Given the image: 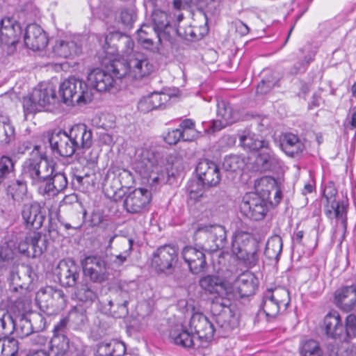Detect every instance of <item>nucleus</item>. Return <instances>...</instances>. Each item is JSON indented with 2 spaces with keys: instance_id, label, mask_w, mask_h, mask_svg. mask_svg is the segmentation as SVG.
<instances>
[{
  "instance_id": "f257e3e1",
  "label": "nucleus",
  "mask_w": 356,
  "mask_h": 356,
  "mask_svg": "<svg viewBox=\"0 0 356 356\" xmlns=\"http://www.w3.org/2000/svg\"><path fill=\"white\" fill-rule=\"evenodd\" d=\"M22 175L31 180L42 195L55 196L67 186V179L64 173L55 172L54 165L46 159H28L24 165Z\"/></svg>"
},
{
  "instance_id": "f03ea898",
  "label": "nucleus",
  "mask_w": 356,
  "mask_h": 356,
  "mask_svg": "<svg viewBox=\"0 0 356 356\" xmlns=\"http://www.w3.org/2000/svg\"><path fill=\"white\" fill-rule=\"evenodd\" d=\"M54 152L60 156L70 157L80 149L89 148L92 143V134L84 124L74 125L67 133L64 131L53 132L49 138Z\"/></svg>"
},
{
  "instance_id": "7ed1b4c3",
  "label": "nucleus",
  "mask_w": 356,
  "mask_h": 356,
  "mask_svg": "<svg viewBox=\"0 0 356 356\" xmlns=\"http://www.w3.org/2000/svg\"><path fill=\"white\" fill-rule=\"evenodd\" d=\"M134 168L143 178L157 183L164 178V168L160 154L155 148L147 144L136 149Z\"/></svg>"
},
{
  "instance_id": "20e7f679",
  "label": "nucleus",
  "mask_w": 356,
  "mask_h": 356,
  "mask_svg": "<svg viewBox=\"0 0 356 356\" xmlns=\"http://www.w3.org/2000/svg\"><path fill=\"white\" fill-rule=\"evenodd\" d=\"M110 70L117 79L129 76L134 79H142L153 72L154 66L143 53L135 51L125 60H114Z\"/></svg>"
},
{
  "instance_id": "39448f33",
  "label": "nucleus",
  "mask_w": 356,
  "mask_h": 356,
  "mask_svg": "<svg viewBox=\"0 0 356 356\" xmlns=\"http://www.w3.org/2000/svg\"><path fill=\"white\" fill-rule=\"evenodd\" d=\"M226 238L225 227L218 224H200L193 234L196 245L210 252L222 248L225 245Z\"/></svg>"
},
{
  "instance_id": "423d86ee",
  "label": "nucleus",
  "mask_w": 356,
  "mask_h": 356,
  "mask_svg": "<svg viewBox=\"0 0 356 356\" xmlns=\"http://www.w3.org/2000/svg\"><path fill=\"white\" fill-rule=\"evenodd\" d=\"M59 95L64 104L70 106L90 102L93 93L88 85L81 79L74 76L65 79L59 87Z\"/></svg>"
},
{
  "instance_id": "0eeeda50",
  "label": "nucleus",
  "mask_w": 356,
  "mask_h": 356,
  "mask_svg": "<svg viewBox=\"0 0 356 356\" xmlns=\"http://www.w3.org/2000/svg\"><path fill=\"white\" fill-rule=\"evenodd\" d=\"M57 99L55 88L51 83H41L35 88L32 93L23 99L25 114L34 113L55 104Z\"/></svg>"
},
{
  "instance_id": "6e6552de",
  "label": "nucleus",
  "mask_w": 356,
  "mask_h": 356,
  "mask_svg": "<svg viewBox=\"0 0 356 356\" xmlns=\"http://www.w3.org/2000/svg\"><path fill=\"white\" fill-rule=\"evenodd\" d=\"M291 301L289 291L283 287L266 291L262 298L259 312L265 314L268 321L284 312Z\"/></svg>"
},
{
  "instance_id": "1a4fd4ad",
  "label": "nucleus",
  "mask_w": 356,
  "mask_h": 356,
  "mask_svg": "<svg viewBox=\"0 0 356 356\" xmlns=\"http://www.w3.org/2000/svg\"><path fill=\"white\" fill-rule=\"evenodd\" d=\"M232 252L248 266H254L258 260L257 247L250 234L237 232L232 241Z\"/></svg>"
},
{
  "instance_id": "9d476101",
  "label": "nucleus",
  "mask_w": 356,
  "mask_h": 356,
  "mask_svg": "<svg viewBox=\"0 0 356 356\" xmlns=\"http://www.w3.org/2000/svg\"><path fill=\"white\" fill-rule=\"evenodd\" d=\"M22 31L20 24L13 17H5L0 20V46L7 54L16 51Z\"/></svg>"
},
{
  "instance_id": "9b49d317",
  "label": "nucleus",
  "mask_w": 356,
  "mask_h": 356,
  "mask_svg": "<svg viewBox=\"0 0 356 356\" xmlns=\"http://www.w3.org/2000/svg\"><path fill=\"white\" fill-rule=\"evenodd\" d=\"M229 299H213L211 311L215 315V321L219 328L229 332L238 325V318L229 307Z\"/></svg>"
},
{
  "instance_id": "f8f14e48",
  "label": "nucleus",
  "mask_w": 356,
  "mask_h": 356,
  "mask_svg": "<svg viewBox=\"0 0 356 356\" xmlns=\"http://www.w3.org/2000/svg\"><path fill=\"white\" fill-rule=\"evenodd\" d=\"M134 42L130 36L120 32H113L106 35L104 44L102 45L104 51L108 56L121 55L128 58L134 54Z\"/></svg>"
},
{
  "instance_id": "ddd939ff",
  "label": "nucleus",
  "mask_w": 356,
  "mask_h": 356,
  "mask_svg": "<svg viewBox=\"0 0 356 356\" xmlns=\"http://www.w3.org/2000/svg\"><path fill=\"white\" fill-rule=\"evenodd\" d=\"M16 236L18 238L17 251L28 257H39L47 249V241L40 232H30L26 235L19 234Z\"/></svg>"
},
{
  "instance_id": "4468645a",
  "label": "nucleus",
  "mask_w": 356,
  "mask_h": 356,
  "mask_svg": "<svg viewBox=\"0 0 356 356\" xmlns=\"http://www.w3.org/2000/svg\"><path fill=\"white\" fill-rule=\"evenodd\" d=\"M178 261V252L175 246L165 245L156 249L152 259V266L158 273H172Z\"/></svg>"
},
{
  "instance_id": "2eb2a0df",
  "label": "nucleus",
  "mask_w": 356,
  "mask_h": 356,
  "mask_svg": "<svg viewBox=\"0 0 356 356\" xmlns=\"http://www.w3.org/2000/svg\"><path fill=\"white\" fill-rule=\"evenodd\" d=\"M188 326L191 332H193L198 338L202 348L207 347L216 330L213 323L204 314L195 313L190 319Z\"/></svg>"
},
{
  "instance_id": "dca6fc26",
  "label": "nucleus",
  "mask_w": 356,
  "mask_h": 356,
  "mask_svg": "<svg viewBox=\"0 0 356 356\" xmlns=\"http://www.w3.org/2000/svg\"><path fill=\"white\" fill-rule=\"evenodd\" d=\"M268 201L260 197L257 194L252 193L246 194L240 205L241 213L247 218L254 220L264 218L268 211Z\"/></svg>"
},
{
  "instance_id": "f3484780",
  "label": "nucleus",
  "mask_w": 356,
  "mask_h": 356,
  "mask_svg": "<svg viewBox=\"0 0 356 356\" xmlns=\"http://www.w3.org/2000/svg\"><path fill=\"white\" fill-rule=\"evenodd\" d=\"M84 275L92 282L101 283L107 278V264L99 255L85 257L81 262Z\"/></svg>"
},
{
  "instance_id": "a211bd4d",
  "label": "nucleus",
  "mask_w": 356,
  "mask_h": 356,
  "mask_svg": "<svg viewBox=\"0 0 356 356\" xmlns=\"http://www.w3.org/2000/svg\"><path fill=\"white\" fill-rule=\"evenodd\" d=\"M152 29L156 33L158 43L161 44L163 40H169L175 34H181L180 27L175 29L170 24L168 14L159 9H155L152 14Z\"/></svg>"
},
{
  "instance_id": "6ab92c4d",
  "label": "nucleus",
  "mask_w": 356,
  "mask_h": 356,
  "mask_svg": "<svg viewBox=\"0 0 356 356\" xmlns=\"http://www.w3.org/2000/svg\"><path fill=\"white\" fill-rule=\"evenodd\" d=\"M254 189L255 192L252 194H257L272 204H278L282 199V191L277 181L272 177L265 176L257 179Z\"/></svg>"
},
{
  "instance_id": "aec40b11",
  "label": "nucleus",
  "mask_w": 356,
  "mask_h": 356,
  "mask_svg": "<svg viewBox=\"0 0 356 356\" xmlns=\"http://www.w3.org/2000/svg\"><path fill=\"white\" fill-rule=\"evenodd\" d=\"M229 298L232 293L238 295L240 298L250 296L254 294L257 286L255 277L249 271L243 272L234 280H229Z\"/></svg>"
},
{
  "instance_id": "412c9836",
  "label": "nucleus",
  "mask_w": 356,
  "mask_h": 356,
  "mask_svg": "<svg viewBox=\"0 0 356 356\" xmlns=\"http://www.w3.org/2000/svg\"><path fill=\"white\" fill-rule=\"evenodd\" d=\"M56 274L61 285L66 287L78 284L80 277V268L72 259L61 260L56 269Z\"/></svg>"
},
{
  "instance_id": "4be33fe9",
  "label": "nucleus",
  "mask_w": 356,
  "mask_h": 356,
  "mask_svg": "<svg viewBox=\"0 0 356 356\" xmlns=\"http://www.w3.org/2000/svg\"><path fill=\"white\" fill-rule=\"evenodd\" d=\"M150 192L145 188H136L130 192L124 200V207L130 213H141L149 203Z\"/></svg>"
},
{
  "instance_id": "5701e85b",
  "label": "nucleus",
  "mask_w": 356,
  "mask_h": 356,
  "mask_svg": "<svg viewBox=\"0 0 356 356\" xmlns=\"http://www.w3.org/2000/svg\"><path fill=\"white\" fill-rule=\"evenodd\" d=\"M169 337L170 340L175 345L185 348H202L198 338L196 337L193 332H191L190 327L177 325L170 330Z\"/></svg>"
},
{
  "instance_id": "b1692460",
  "label": "nucleus",
  "mask_w": 356,
  "mask_h": 356,
  "mask_svg": "<svg viewBox=\"0 0 356 356\" xmlns=\"http://www.w3.org/2000/svg\"><path fill=\"white\" fill-rule=\"evenodd\" d=\"M203 251L193 246H186L181 251L182 258L193 274L202 273L207 269V263Z\"/></svg>"
},
{
  "instance_id": "393cba45",
  "label": "nucleus",
  "mask_w": 356,
  "mask_h": 356,
  "mask_svg": "<svg viewBox=\"0 0 356 356\" xmlns=\"http://www.w3.org/2000/svg\"><path fill=\"white\" fill-rule=\"evenodd\" d=\"M22 216L26 227L38 229L45 219V211L38 202H33L23 205Z\"/></svg>"
},
{
  "instance_id": "a878e982",
  "label": "nucleus",
  "mask_w": 356,
  "mask_h": 356,
  "mask_svg": "<svg viewBox=\"0 0 356 356\" xmlns=\"http://www.w3.org/2000/svg\"><path fill=\"white\" fill-rule=\"evenodd\" d=\"M127 291L117 289L111 291L110 299L108 300V312L115 318L125 316L128 314L127 305L129 302Z\"/></svg>"
},
{
  "instance_id": "bb28decb",
  "label": "nucleus",
  "mask_w": 356,
  "mask_h": 356,
  "mask_svg": "<svg viewBox=\"0 0 356 356\" xmlns=\"http://www.w3.org/2000/svg\"><path fill=\"white\" fill-rule=\"evenodd\" d=\"M229 280L223 281L219 277L214 275H207L200 280V286L204 291L211 294H217L219 299H229Z\"/></svg>"
},
{
  "instance_id": "cd10ccee",
  "label": "nucleus",
  "mask_w": 356,
  "mask_h": 356,
  "mask_svg": "<svg viewBox=\"0 0 356 356\" xmlns=\"http://www.w3.org/2000/svg\"><path fill=\"white\" fill-rule=\"evenodd\" d=\"M196 172L199 180L204 185L216 186L220 181V174L218 165L208 159L202 160L198 163Z\"/></svg>"
},
{
  "instance_id": "c85d7f7f",
  "label": "nucleus",
  "mask_w": 356,
  "mask_h": 356,
  "mask_svg": "<svg viewBox=\"0 0 356 356\" xmlns=\"http://www.w3.org/2000/svg\"><path fill=\"white\" fill-rule=\"evenodd\" d=\"M113 74H114L113 73ZM115 75L100 68H95L88 73L87 80L89 85L99 92L109 91L114 86Z\"/></svg>"
},
{
  "instance_id": "c756f323",
  "label": "nucleus",
  "mask_w": 356,
  "mask_h": 356,
  "mask_svg": "<svg viewBox=\"0 0 356 356\" xmlns=\"http://www.w3.org/2000/svg\"><path fill=\"white\" fill-rule=\"evenodd\" d=\"M24 40L25 45L33 51L44 49L48 43L46 33L36 24H31L26 26Z\"/></svg>"
},
{
  "instance_id": "7c9ffc66",
  "label": "nucleus",
  "mask_w": 356,
  "mask_h": 356,
  "mask_svg": "<svg viewBox=\"0 0 356 356\" xmlns=\"http://www.w3.org/2000/svg\"><path fill=\"white\" fill-rule=\"evenodd\" d=\"M238 117L230 104L223 100L217 103V118L212 122L211 127L213 132L220 131L227 125L234 123Z\"/></svg>"
},
{
  "instance_id": "2f4dec72",
  "label": "nucleus",
  "mask_w": 356,
  "mask_h": 356,
  "mask_svg": "<svg viewBox=\"0 0 356 356\" xmlns=\"http://www.w3.org/2000/svg\"><path fill=\"white\" fill-rule=\"evenodd\" d=\"M170 99V97L168 94L154 92L142 97L138 102L137 108L141 113H147L152 110L161 108Z\"/></svg>"
},
{
  "instance_id": "473e14b6",
  "label": "nucleus",
  "mask_w": 356,
  "mask_h": 356,
  "mask_svg": "<svg viewBox=\"0 0 356 356\" xmlns=\"http://www.w3.org/2000/svg\"><path fill=\"white\" fill-rule=\"evenodd\" d=\"M323 323L326 334L329 337L340 342L344 341V327L337 312L327 314Z\"/></svg>"
},
{
  "instance_id": "72a5a7b5",
  "label": "nucleus",
  "mask_w": 356,
  "mask_h": 356,
  "mask_svg": "<svg viewBox=\"0 0 356 356\" xmlns=\"http://www.w3.org/2000/svg\"><path fill=\"white\" fill-rule=\"evenodd\" d=\"M334 300L341 309L350 312L356 305V287L348 286L339 289L334 293Z\"/></svg>"
},
{
  "instance_id": "f704fd0d",
  "label": "nucleus",
  "mask_w": 356,
  "mask_h": 356,
  "mask_svg": "<svg viewBox=\"0 0 356 356\" xmlns=\"http://www.w3.org/2000/svg\"><path fill=\"white\" fill-rule=\"evenodd\" d=\"M323 196L326 199L327 203V205L325 209L326 216L331 219L335 218L337 220H341L343 227L346 229L347 225L346 209L343 203L336 201L334 194H332L330 197H328L325 191Z\"/></svg>"
},
{
  "instance_id": "c9c22d12",
  "label": "nucleus",
  "mask_w": 356,
  "mask_h": 356,
  "mask_svg": "<svg viewBox=\"0 0 356 356\" xmlns=\"http://www.w3.org/2000/svg\"><path fill=\"white\" fill-rule=\"evenodd\" d=\"M280 141L282 151L291 157L301 153L305 147L298 137L291 133L283 134L280 136Z\"/></svg>"
},
{
  "instance_id": "e433bc0d",
  "label": "nucleus",
  "mask_w": 356,
  "mask_h": 356,
  "mask_svg": "<svg viewBox=\"0 0 356 356\" xmlns=\"http://www.w3.org/2000/svg\"><path fill=\"white\" fill-rule=\"evenodd\" d=\"M103 188L106 195L117 201L120 197L119 194L122 188L120 181L118 179V177L115 175L112 169H110L106 175L104 182L103 184Z\"/></svg>"
},
{
  "instance_id": "4c0bfd02",
  "label": "nucleus",
  "mask_w": 356,
  "mask_h": 356,
  "mask_svg": "<svg viewBox=\"0 0 356 356\" xmlns=\"http://www.w3.org/2000/svg\"><path fill=\"white\" fill-rule=\"evenodd\" d=\"M124 353L125 346L124 343L116 340L102 342L97 350L99 356H122Z\"/></svg>"
},
{
  "instance_id": "58836bf2",
  "label": "nucleus",
  "mask_w": 356,
  "mask_h": 356,
  "mask_svg": "<svg viewBox=\"0 0 356 356\" xmlns=\"http://www.w3.org/2000/svg\"><path fill=\"white\" fill-rule=\"evenodd\" d=\"M240 144L250 150H259L268 145V141L261 139L251 132H245L239 136Z\"/></svg>"
},
{
  "instance_id": "ea45409f",
  "label": "nucleus",
  "mask_w": 356,
  "mask_h": 356,
  "mask_svg": "<svg viewBox=\"0 0 356 356\" xmlns=\"http://www.w3.org/2000/svg\"><path fill=\"white\" fill-rule=\"evenodd\" d=\"M282 239L279 235L270 237L264 250L265 256L270 260L278 261L282 250Z\"/></svg>"
},
{
  "instance_id": "a19ab883",
  "label": "nucleus",
  "mask_w": 356,
  "mask_h": 356,
  "mask_svg": "<svg viewBox=\"0 0 356 356\" xmlns=\"http://www.w3.org/2000/svg\"><path fill=\"white\" fill-rule=\"evenodd\" d=\"M17 241V237L13 234L6 238L5 242L0 245V261H9L14 258Z\"/></svg>"
},
{
  "instance_id": "79ce46f5",
  "label": "nucleus",
  "mask_w": 356,
  "mask_h": 356,
  "mask_svg": "<svg viewBox=\"0 0 356 356\" xmlns=\"http://www.w3.org/2000/svg\"><path fill=\"white\" fill-rule=\"evenodd\" d=\"M15 129L9 120L0 115V145H7L15 140Z\"/></svg>"
},
{
  "instance_id": "37998d69",
  "label": "nucleus",
  "mask_w": 356,
  "mask_h": 356,
  "mask_svg": "<svg viewBox=\"0 0 356 356\" xmlns=\"http://www.w3.org/2000/svg\"><path fill=\"white\" fill-rule=\"evenodd\" d=\"M46 296H51L53 306H61L65 302L64 293L62 290L56 289L52 286L41 289L36 295V300H44Z\"/></svg>"
},
{
  "instance_id": "c03bdc74",
  "label": "nucleus",
  "mask_w": 356,
  "mask_h": 356,
  "mask_svg": "<svg viewBox=\"0 0 356 356\" xmlns=\"http://www.w3.org/2000/svg\"><path fill=\"white\" fill-rule=\"evenodd\" d=\"M74 295L78 300L88 304L92 303L97 298L96 292L87 284H77Z\"/></svg>"
},
{
  "instance_id": "a18cd8bd",
  "label": "nucleus",
  "mask_w": 356,
  "mask_h": 356,
  "mask_svg": "<svg viewBox=\"0 0 356 356\" xmlns=\"http://www.w3.org/2000/svg\"><path fill=\"white\" fill-rule=\"evenodd\" d=\"M113 243H114L115 248L118 252L130 254L133 245L132 240L123 236L114 235L110 237L107 249L112 248Z\"/></svg>"
},
{
  "instance_id": "49530a36",
  "label": "nucleus",
  "mask_w": 356,
  "mask_h": 356,
  "mask_svg": "<svg viewBox=\"0 0 356 356\" xmlns=\"http://www.w3.org/2000/svg\"><path fill=\"white\" fill-rule=\"evenodd\" d=\"M8 193L15 201H22L27 195V185L25 181L16 179L8 187Z\"/></svg>"
},
{
  "instance_id": "de8ad7c7",
  "label": "nucleus",
  "mask_w": 356,
  "mask_h": 356,
  "mask_svg": "<svg viewBox=\"0 0 356 356\" xmlns=\"http://www.w3.org/2000/svg\"><path fill=\"white\" fill-rule=\"evenodd\" d=\"M54 54L62 58H68L77 54L76 44L73 41H57L54 47Z\"/></svg>"
},
{
  "instance_id": "09e8293b",
  "label": "nucleus",
  "mask_w": 356,
  "mask_h": 356,
  "mask_svg": "<svg viewBox=\"0 0 356 356\" xmlns=\"http://www.w3.org/2000/svg\"><path fill=\"white\" fill-rule=\"evenodd\" d=\"M68 318L76 328H81L88 323L86 309L81 305L74 307L69 313Z\"/></svg>"
},
{
  "instance_id": "8fccbe9b",
  "label": "nucleus",
  "mask_w": 356,
  "mask_h": 356,
  "mask_svg": "<svg viewBox=\"0 0 356 356\" xmlns=\"http://www.w3.org/2000/svg\"><path fill=\"white\" fill-rule=\"evenodd\" d=\"M261 149L257 158V163L261 165L264 170H270L278 163V159L268 148V145L266 147H262Z\"/></svg>"
},
{
  "instance_id": "3c124183",
  "label": "nucleus",
  "mask_w": 356,
  "mask_h": 356,
  "mask_svg": "<svg viewBox=\"0 0 356 356\" xmlns=\"http://www.w3.org/2000/svg\"><path fill=\"white\" fill-rule=\"evenodd\" d=\"M19 352V342L17 339L4 337L0 339V356H17Z\"/></svg>"
},
{
  "instance_id": "603ef678",
  "label": "nucleus",
  "mask_w": 356,
  "mask_h": 356,
  "mask_svg": "<svg viewBox=\"0 0 356 356\" xmlns=\"http://www.w3.org/2000/svg\"><path fill=\"white\" fill-rule=\"evenodd\" d=\"M244 159L238 155H229L224 158L222 168L227 172H241L245 167Z\"/></svg>"
},
{
  "instance_id": "864d4df0",
  "label": "nucleus",
  "mask_w": 356,
  "mask_h": 356,
  "mask_svg": "<svg viewBox=\"0 0 356 356\" xmlns=\"http://www.w3.org/2000/svg\"><path fill=\"white\" fill-rule=\"evenodd\" d=\"M299 351L300 356H323L318 343L314 340H307L302 342Z\"/></svg>"
},
{
  "instance_id": "5fc2aeb1",
  "label": "nucleus",
  "mask_w": 356,
  "mask_h": 356,
  "mask_svg": "<svg viewBox=\"0 0 356 356\" xmlns=\"http://www.w3.org/2000/svg\"><path fill=\"white\" fill-rule=\"evenodd\" d=\"M69 341L64 335H56L50 341V348L56 355H63L67 353Z\"/></svg>"
},
{
  "instance_id": "6e6d98bb",
  "label": "nucleus",
  "mask_w": 356,
  "mask_h": 356,
  "mask_svg": "<svg viewBox=\"0 0 356 356\" xmlns=\"http://www.w3.org/2000/svg\"><path fill=\"white\" fill-rule=\"evenodd\" d=\"M152 31V29L148 25L143 24L138 31V41L145 49L157 51H159V47L157 44H154L152 38L147 37L149 31Z\"/></svg>"
},
{
  "instance_id": "4d7b16f0",
  "label": "nucleus",
  "mask_w": 356,
  "mask_h": 356,
  "mask_svg": "<svg viewBox=\"0 0 356 356\" xmlns=\"http://www.w3.org/2000/svg\"><path fill=\"white\" fill-rule=\"evenodd\" d=\"M32 325L28 321L26 315L20 317L18 322H15V329L13 332L20 338H24L33 332Z\"/></svg>"
},
{
  "instance_id": "13d9d810",
  "label": "nucleus",
  "mask_w": 356,
  "mask_h": 356,
  "mask_svg": "<svg viewBox=\"0 0 356 356\" xmlns=\"http://www.w3.org/2000/svg\"><path fill=\"white\" fill-rule=\"evenodd\" d=\"M14 170L15 163L13 159L9 156H2L0 158V185Z\"/></svg>"
},
{
  "instance_id": "bf43d9fd",
  "label": "nucleus",
  "mask_w": 356,
  "mask_h": 356,
  "mask_svg": "<svg viewBox=\"0 0 356 356\" xmlns=\"http://www.w3.org/2000/svg\"><path fill=\"white\" fill-rule=\"evenodd\" d=\"M28 321L32 325L33 332L43 331L46 327V319L42 314L33 312L26 315Z\"/></svg>"
},
{
  "instance_id": "052dcab7",
  "label": "nucleus",
  "mask_w": 356,
  "mask_h": 356,
  "mask_svg": "<svg viewBox=\"0 0 356 356\" xmlns=\"http://www.w3.org/2000/svg\"><path fill=\"white\" fill-rule=\"evenodd\" d=\"M203 185L201 181L191 180L188 182L186 191L190 199L198 200L203 195Z\"/></svg>"
},
{
  "instance_id": "680f3d73",
  "label": "nucleus",
  "mask_w": 356,
  "mask_h": 356,
  "mask_svg": "<svg viewBox=\"0 0 356 356\" xmlns=\"http://www.w3.org/2000/svg\"><path fill=\"white\" fill-rule=\"evenodd\" d=\"M15 321L8 312L0 314V330L3 334H11L15 329Z\"/></svg>"
},
{
  "instance_id": "e2e57ef3",
  "label": "nucleus",
  "mask_w": 356,
  "mask_h": 356,
  "mask_svg": "<svg viewBox=\"0 0 356 356\" xmlns=\"http://www.w3.org/2000/svg\"><path fill=\"white\" fill-rule=\"evenodd\" d=\"M356 337V316L354 314H349L345 322L344 341Z\"/></svg>"
},
{
  "instance_id": "0e129e2a",
  "label": "nucleus",
  "mask_w": 356,
  "mask_h": 356,
  "mask_svg": "<svg viewBox=\"0 0 356 356\" xmlns=\"http://www.w3.org/2000/svg\"><path fill=\"white\" fill-rule=\"evenodd\" d=\"M113 172L118 177V179L120 181L122 188L129 187L133 182V176L131 173L125 169H121L119 168H112Z\"/></svg>"
},
{
  "instance_id": "69168bd1",
  "label": "nucleus",
  "mask_w": 356,
  "mask_h": 356,
  "mask_svg": "<svg viewBox=\"0 0 356 356\" xmlns=\"http://www.w3.org/2000/svg\"><path fill=\"white\" fill-rule=\"evenodd\" d=\"M136 18V14L132 8H124L121 10L120 19L122 24L126 27H131Z\"/></svg>"
},
{
  "instance_id": "338daca9",
  "label": "nucleus",
  "mask_w": 356,
  "mask_h": 356,
  "mask_svg": "<svg viewBox=\"0 0 356 356\" xmlns=\"http://www.w3.org/2000/svg\"><path fill=\"white\" fill-rule=\"evenodd\" d=\"M181 132H184V136H189L191 140L197 136V131L195 129V123L191 119H186L180 124Z\"/></svg>"
},
{
  "instance_id": "774afa93",
  "label": "nucleus",
  "mask_w": 356,
  "mask_h": 356,
  "mask_svg": "<svg viewBox=\"0 0 356 356\" xmlns=\"http://www.w3.org/2000/svg\"><path fill=\"white\" fill-rule=\"evenodd\" d=\"M180 140L184 141L191 140V137H189V136H184V132H181L180 129L169 131L165 137L166 142L170 145L176 144Z\"/></svg>"
}]
</instances>
